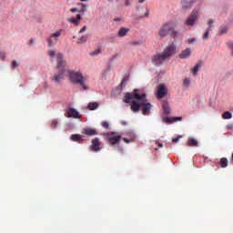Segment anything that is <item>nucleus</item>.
<instances>
[{
	"instance_id": "obj_1",
	"label": "nucleus",
	"mask_w": 233,
	"mask_h": 233,
	"mask_svg": "<svg viewBox=\"0 0 233 233\" xmlns=\"http://www.w3.org/2000/svg\"><path fill=\"white\" fill-rule=\"evenodd\" d=\"M131 99H135L131 101L130 104L132 112H139L142 108V114L144 116H148V114H150L152 104L147 103V94H140L139 89H134L132 93H125L124 103L128 104Z\"/></svg>"
},
{
	"instance_id": "obj_2",
	"label": "nucleus",
	"mask_w": 233,
	"mask_h": 233,
	"mask_svg": "<svg viewBox=\"0 0 233 233\" xmlns=\"http://www.w3.org/2000/svg\"><path fill=\"white\" fill-rule=\"evenodd\" d=\"M176 54V46H167L162 53H157L152 56L153 65H163L165 61H168L172 56Z\"/></svg>"
},
{
	"instance_id": "obj_3",
	"label": "nucleus",
	"mask_w": 233,
	"mask_h": 233,
	"mask_svg": "<svg viewBox=\"0 0 233 233\" xmlns=\"http://www.w3.org/2000/svg\"><path fill=\"white\" fill-rule=\"evenodd\" d=\"M56 68L59 70V72L54 75L51 79L52 81H55V83H61V80L65 79V72H66V60H65L63 54H56Z\"/></svg>"
},
{
	"instance_id": "obj_4",
	"label": "nucleus",
	"mask_w": 233,
	"mask_h": 233,
	"mask_svg": "<svg viewBox=\"0 0 233 233\" xmlns=\"http://www.w3.org/2000/svg\"><path fill=\"white\" fill-rule=\"evenodd\" d=\"M174 28H176V22L174 20L163 24L158 30L159 37H167L168 34H171V37H177L179 33H177Z\"/></svg>"
},
{
	"instance_id": "obj_5",
	"label": "nucleus",
	"mask_w": 233,
	"mask_h": 233,
	"mask_svg": "<svg viewBox=\"0 0 233 233\" xmlns=\"http://www.w3.org/2000/svg\"><path fill=\"white\" fill-rule=\"evenodd\" d=\"M67 74L71 83L74 85H80L83 90H88V86L85 84V76H83V73L79 71L67 70Z\"/></svg>"
},
{
	"instance_id": "obj_6",
	"label": "nucleus",
	"mask_w": 233,
	"mask_h": 233,
	"mask_svg": "<svg viewBox=\"0 0 233 233\" xmlns=\"http://www.w3.org/2000/svg\"><path fill=\"white\" fill-rule=\"evenodd\" d=\"M199 20V9H193L190 15L187 16L184 25L187 26H194Z\"/></svg>"
},
{
	"instance_id": "obj_7",
	"label": "nucleus",
	"mask_w": 233,
	"mask_h": 233,
	"mask_svg": "<svg viewBox=\"0 0 233 233\" xmlns=\"http://www.w3.org/2000/svg\"><path fill=\"white\" fill-rule=\"evenodd\" d=\"M106 139L112 147L115 145H119L121 143V135H116V132H109L106 134Z\"/></svg>"
},
{
	"instance_id": "obj_8",
	"label": "nucleus",
	"mask_w": 233,
	"mask_h": 233,
	"mask_svg": "<svg viewBox=\"0 0 233 233\" xmlns=\"http://www.w3.org/2000/svg\"><path fill=\"white\" fill-rule=\"evenodd\" d=\"M66 117H74V119H80L81 115H79V112L76 110L74 107H67L66 110Z\"/></svg>"
},
{
	"instance_id": "obj_9",
	"label": "nucleus",
	"mask_w": 233,
	"mask_h": 233,
	"mask_svg": "<svg viewBox=\"0 0 233 233\" xmlns=\"http://www.w3.org/2000/svg\"><path fill=\"white\" fill-rule=\"evenodd\" d=\"M61 34H63V29H59L58 31L52 33L50 37L47 38L48 46H54V41L52 38H55V41H58L59 37H61Z\"/></svg>"
},
{
	"instance_id": "obj_10",
	"label": "nucleus",
	"mask_w": 233,
	"mask_h": 233,
	"mask_svg": "<svg viewBox=\"0 0 233 233\" xmlns=\"http://www.w3.org/2000/svg\"><path fill=\"white\" fill-rule=\"evenodd\" d=\"M90 150H92V152H99L101 150V141H99L98 137L92 140Z\"/></svg>"
},
{
	"instance_id": "obj_11",
	"label": "nucleus",
	"mask_w": 233,
	"mask_h": 233,
	"mask_svg": "<svg viewBox=\"0 0 233 233\" xmlns=\"http://www.w3.org/2000/svg\"><path fill=\"white\" fill-rule=\"evenodd\" d=\"M167 87L165 86V85H159L157 87V97L158 99H163V97H165V96H167Z\"/></svg>"
},
{
	"instance_id": "obj_12",
	"label": "nucleus",
	"mask_w": 233,
	"mask_h": 233,
	"mask_svg": "<svg viewBox=\"0 0 233 233\" xmlns=\"http://www.w3.org/2000/svg\"><path fill=\"white\" fill-rule=\"evenodd\" d=\"M194 3H196V0H183L181 2V6L184 10H188V8H192Z\"/></svg>"
},
{
	"instance_id": "obj_13",
	"label": "nucleus",
	"mask_w": 233,
	"mask_h": 233,
	"mask_svg": "<svg viewBox=\"0 0 233 233\" xmlns=\"http://www.w3.org/2000/svg\"><path fill=\"white\" fill-rule=\"evenodd\" d=\"M82 134L86 136H97V130L90 127H86L82 130Z\"/></svg>"
},
{
	"instance_id": "obj_14",
	"label": "nucleus",
	"mask_w": 233,
	"mask_h": 233,
	"mask_svg": "<svg viewBox=\"0 0 233 233\" xmlns=\"http://www.w3.org/2000/svg\"><path fill=\"white\" fill-rule=\"evenodd\" d=\"M190 54H192L190 48H186L179 54L178 57L180 59H187V57H190Z\"/></svg>"
},
{
	"instance_id": "obj_15",
	"label": "nucleus",
	"mask_w": 233,
	"mask_h": 233,
	"mask_svg": "<svg viewBox=\"0 0 233 233\" xmlns=\"http://www.w3.org/2000/svg\"><path fill=\"white\" fill-rule=\"evenodd\" d=\"M71 141H75L76 143H83V141H85V139H83V137H81V135H71L70 137Z\"/></svg>"
},
{
	"instance_id": "obj_16",
	"label": "nucleus",
	"mask_w": 233,
	"mask_h": 233,
	"mask_svg": "<svg viewBox=\"0 0 233 233\" xmlns=\"http://www.w3.org/2000/svg\"><path fill=\"white\" fill-rule=\"evenodd\" d=\"M80 21H81V15H77L76 17L68 19V23H71V25H76V26L79 25Z\"/></svg>"
},
{
	"instance_id": "obj_17",
	"label": "nucleus",
	"mask_w": 233,
	"mask_h": 233,
	"mask_svg": "<svg viewBox=\"0 0 233 233\" xmlns=\"http://www.w3.org/2000/svg\"><path fill=\"white\" fill-rule=\"evenodd\" d=\"M177 121H183L181 116L166 117V123H176Z\"/></svg>"
},
{
	"instance_id": "obj_18",
	"label": "nucleus",
	"mask_w": 233,
	"mask_h": 233,
	"mask_svg": "<svg viewBox=\"0 0 233 233\" xmlns=\"http://www.w3.org/2000/svg\"><path fill=\"white\" fill-rule=\"evenodd\" d=\"M130 32V29L127 28V27H121L118 31V37H125V35H127V33Z\"/></svg>"
},
{
	"instance_id": "obj_19",
	"label": "nucleus",
	"mask_w": 233,
	"mask_h": 233,
	"mask_svg": "<svg viewBox=\"0 0 233 233\" xmlns=\"http://www.w3.org/2000/svg\"><path fill=\"white\" fill-rule=\"evenodd\" d=\"M198 143L194 137H189L187 139V147H198Z\"/></svg>"
},
{
	"instance_id": "obj_20",
	"label": "nucleus",
	"mask_w": 233,
	"mask_h": 233,
	"mask_svg": "<svg viewBox=\"0 0 233 233\" xmlns=\"http://www.w3.org/2000/svg\"><path fill=\"white\" fill-rule=\"evenodd\" d=\"M221 168H227L228 167V159L227 157H222L219 161Z\"/></svg>"
},
{
	"instance_id": "obj_21",
	"label": "nucleus",
	"mask_w": 233,
	"mask_h": 233,
	"mask_svg": "<svg viewBox=\"0 0 233 233\" xmlns=\"http://www.w3.org/2000/svg\"><path fill=\"white\" fill-rule=\"evenodd\" d=\"M203 63H198L195 67L192 69V73L194 76H198V72H199V70H201V66H202Z\"/></svg>"
},
{
	"instance_id": "obj_22",
	"label": "nucleus",
	"mask_w": 233,
	"mask_h": 233,
	"mask_svg": "<svg viewBox=\"0 0 233 233\" xmlns=\"http://www.w3.org/2000/svg\"><path fill=\"white\" fill-rule=\"evenodd\" d=\"M99 107V104L97 102H91L88 104L87 108L90 110H96Z\"/></svg>"
},
{
	"instance_id": "obj_23",
	"label": "nucleus",
	"mask_w": 233,
	"mask_h": 233,
	"mask_svg": "<svg viewBox=\"0 0 233 233\" xmlns=\"http://www.w3.org/2000/svg\"><path fill=\"white\" fill-rule=\"evenodd\" d=\"M162 108H163L165 114H170V106H168L167 102L163 103Z\"/></svg>"
},
{
	"instance_id": "obj_24",
	"label": "nucleus",
	"mask_w": 233,
	"mask_h": 233,
	"mask_svg": "<svg viewBox=\"0 0 233 233\" xmlns=\"http://www.w3.org/2000/svg\"><path fill=\"white\" fill-rule=\"evenodd\" d=\"M223 119H232V113L226 111L222 115Z\"/></svg>"
},
{
	"instance_id": "obj_25",
	"label": "nucleus",
	"mask_w": 233,
	"mask_h": 233,
	"mask_svg": "<svg viewBox=\"0 0 233 233\" xmlns=\"http://www.w3.org/2000/svg\"><path fill=\"white\" fill-rule=\"evenodd\" d=\"M87 39H88V36H86V35L82 36V37H80V38L78 39L77 44H78V45H81V44H83V43H86V40H87Z\"/></svg>"
},
{
	"instance_id": "obj_26",
	"label": "nucleus",
	"mask_w": 233,
	"mask_h": 233,
	"mask_svg": "<svg viewBox=\"0 0 233 233\" xmlns=\"http://www.w3.org/2000/svg\"><path fill=\"white\" fill-rule=\"evenodd\" d=\"M183 86L188 88L190 86V78H185L183 81Z\"/></svg>"
},
{
	"instance_id": "obj_27",
	"label": "nucleus",
	"mask_w": 233,
	"mask_h": 233,
	"mask_svg": "<svg viewBox=\"0 0 233 233\" xmlns=\"http://www.w3.org/2000/svg\"><path fill=\"white\" fill-rule=\"evenodd\" d=\"M78 6H81V8L78 10V12H80V13L86 12V5L85 4L79 3Z\"/></svg>"
},
{
	"instance_id": "obj_28",
	"label": "nucleus",
	"mask_w": 233,
	"mask_h": 233,
	"mask_svg": "<svg viewBox=\"0 0 233 233\" xmlns=\"http://www.w3.org/2000/svg\"><path fill=\"white\" fill-rule=\"evenodd\" d=\"M101 54V49H96L95 51H92L89 53V56H99Z\"/></svg>"
},
{
	"instance_id": "obj_29",
	"label": "nucleus",
	"mask_w": 233,
	"mask_h": 233,
	"mask_svg": "<svg viewBox=\"0 0 233 233\" xmlns=\"http://www.w3.org/2000/svg\"><path fill=\"white\" fill-rule=\"evenodd\" d=\"M101 127H103V128H106V130H110V124H108V122L106 121L102 122Z\"/></svg>"
},
{
	"instance_id": "obj_30",
	"label": "nucleus",
	"mask_w": 233,
	"mask_h": 233,
	"mask_svg": "<svg viewBox=\"0 0 233 233\" xmlns=\"http://www.w3.org/2000/svg\"><path fill=\"white\" fill-rule=\"evenodd\" d=\"M209 32H210V28H208V30L204 33V35H203V39L204 40H207V39H208V34H209Z\"/></svg>"
},
{
	"instance_id": "obj_31",
	"label": "nucleus",
	"mask_w": 233,
	"mask_h": 233,
	"mask_svg": "<svg viewBox=\"0 0 233 233\" xmlns=\"http://www.w3.org/2000/svg\"><path fill=\"white\" fill-rule=\"evenodd\" d=\"M228 28L227 26H223L220 28V34H227Z\"/></svg>"
},
{
	"instance_id": "obj_32",
	"label": "nucleus",
	"mask_w": 233,
	"mask_h": 233,
	"mask_svg": "<svg viewBox=\"0 0 233 233\" xmlns=\"http://www.w3.org/2000/svg\"><path fill=\"white\" fill-rule=\"evenodd\" d=\"M123 141H125V143H127V144H128V143H132V142L134 141V138H129V139H128V138H127V137H124V138H123Z\"/></svg>"
},
{
	"instance_id": "obj_33",
	"label": "nucleus",
	"mask_w": 233,
	"mask_h": 233,
	"mask_svg": "<svg viewBox=\"0 0 233 233\" xmlns=\"http://www.w3.org/2000/svg\"><path fill=\"white\" fill-rule=\"evenodd\" d=\"M214 24V20L213 19H209L208 22V28L211 29L212 28V25Z\"/></svg>"
},
{
	"instance_id": "obj_34",
	"label": "nucleus",
	"mask_w": 233,
	"mask_h": 233,
	"mask_svg": "<svg viewBox=\"0 0 233 233\" xmlns=\"http://www.w3.org/2000/svg\"><path fill=\"white\" fill-rule=\"evenodd\" d=\"M182 137H183L182 136H178L177 137L173 138L172 141L174 143H177L179 141V139H181Z\"/></svg>"
},
{
	"instance_id": "obj_35",
	"label": "nucleus",
	"mask_w": 233,
	"mask_h": 233,
	"mask_svg": "<svg viewBox=\"0 0 233 233\" xmlns=\"http://www.w3.org/2000/svg\"><path fill=\"white\" fill-rule=\"evenodd\" d=\"M187 43H188V45H190L192 43H196V38H189L187 40Z\"/></svg>"
},
{
	"instance_id": "obj_36",
	"label": "nucleus",
	"mask_w": 233,
	"mask_h": 233,
	"mask_svg": "<svg viewBox=\"0 0 233 233\" xmlns=\"http://www.w3.org/2000/svg\"><path fill=\"white\" fill-rule=\"evenodd\" d=\"M48 56L49 57H54V56H56V51H48Z\"/></svg>"
},
{
	"instance_id": "obj_37",
	"label": "nucleus",
	"mask_w": 233,
	"mask_h": 233,
	"mask_svg": "<svg viewBox=\"0 0 233 233\" xmlns=\"http://www.w3.org/2000/svg\"><path fill=\"white\" fill-rule=\"evenodd\" d=\"M0 57H1L2 60H5V58L6 57V53L1 52L0 53Z\"/></svg>"
},
{
	"instance_id": "obj_38",
	"label": "nucleus",
	"mask_w": 233,
	"mask_h": 233,
	"mask_svg": "<svg viewBox=\"0 0 233 233\" xmlns=\"http://www.w3.org/2000/svg\"><path fill=\"white\" fill-rule=\"evenodd\" d=\"M51 127H53L54 128H56L57 127V120H53Z\"/></svg>"
},
{
	"instance_id": "obj_39",
	"label": "nucleus",
	"mask_w": 233,
	"mask_h": 233,
	"mask_svg": "<svg viewBox=\"0 0 233 233\" xmlns=\"http://www.w3.org/2000/svg\"><path fill=\"white\" fill-rule=\"evenodd\" d=\"M86 31V25H84L83 28L80 29L79 34H83V32Z\"/></svg>"
},
{
	"instance_id": "obj_40",
	"label": "nucleus",
	"mask_w": 233,
	"mask_h": 233,
	"mask_svg": "<svg viewBox=\"0 0 233 233\" xmlns=\"http://www.w3.org/2000/svg\"><path fill=\"white\" fill-rule=\"evenodd\" d=\"M15 66H17V61L14 60L12 62V68H15Z\"/></svg>"
},
{
	"instance_id": "obj_41",
	"label": "nucleus",
	"mask_w": 233,
	"mask_h": 233,
	"mask_svg": "<svg viewBox=\"0 0 233 233\" xmlns=\"http://www.w3.org/2000/svg\"><path fill=\"white\" fill-rule=\"evenodd\" d=\"M125 5H126V6H130V0H126Z\"/></svg>"
},
{
	"instance_id": "obj_42",
	"label": "nucleus",
	"mask_w": 233,
	"mask_h": 233,
	"mask_svg": "<svg viewBox=\"0 0 233 233\" xmlns=\"http://www.w3.org/2000/svg\"><path fill=\"white\" fill-rule=\"evenodd\" d=\"M70 12H72L74 14V13L77 12V8H71Z\"/></svg>"
},
{
	"instance_id": "obj_43",
	"label": "nucleus",
	"mask_w": 233,
	"mask_h": 233,
	"mask_svg": "<svg viewBox=\"0 0 233 233\" xmlns=\"http://www.w3.org/2000/svg\"><path fill=\"white\" fill-rule=\"evenodd\" d=\"M148 14H150V11L148 9L146 10L145 17H148Z\"/></svg>"
},
{
	"instance_id": "obj_44",
	"label": "nucleus",
	"mask_w": 233,
	"mask_h": 233,
	"mask_svg": "<svg viewBox=\"0 0 233 233\" xmlns=\"http://www.w3.org/2000/svg\"><path fill=\"white\" fill-rule=\"evenodd\" d=\"M227 128H228V130H230V129L233 128V126H232V125H228V126H227Z\"/></svg>"
},
{
	"instance_id": "obj_45",
	"label": "nucleus",
	"mask_w": 233,
	"mask_h": 233,
	"mask_svg": "<svg viewBox=\"0 0 233 233\" xmlns=\"http://www.w3.org/2000/svg\"><path fill=\"white\" fill-rule=\"evenodd\" d=\"M120 85H121V86H125V85H126V84H125V79L122 80V82H121Z\"/></svg>"
},
{
	"instance_id": "obj_46",
	"label": "nucleus",
	"mask_w": 233,
	"mask_h": 233,
	"mask_svg": "<svg viewBox=\"0 0 233 233\" xmlns=\"http://www.w3.org/2000/svg\"><path fill=\"white\" fill-rule=\"evenodd\" d=\"M114 21H121V18H115Z\"/></svg>"
},
{
	"instance_id": "obj_47",
	"label": "nucleus",
	"mask_w": 233,
	"mask_h": 233,
	"mask_svg": "<svg viewBox=\"0 0 233 233\" xmlns=\"http://www.w3.org/2000/svg\"><path fill=\"white\" fill-rule=\"evenodd\" d=\"M133 45H140L139 42H133Z\"/></svg>"
},
{
	"instance_id": "obj_48",
	"label": "nucleus",
	"mask_w": 233,
	"mask_h": 233,
	"mask_svg": "<svg viewBox=\"0 0 233 233\" xmlns=\"http://www.w3.org/2000/svg\"><path fill=\"white\" fill-rule=\"evenodd\" d=\"M138 3H145V0H138Z\"/></svg>"
},
{
	"instance_id": "obj_49",
	"label": "nucleus",
	"mask_w": 233,
	"mask_h": 233,
	"mask_svg": "<svg viewBox=\"0 0 233 233\" xmlns=\"http://www.w3.org/2000/svg\"><path fill=\"white\" fill-rule=\"evenodd\" d=\"M122 125H127V122H122Z\"/></svg>"
},
{
	"instance_id": "obj_50",
	"label": "nucleus",
	"mask_w": 233,
	"mask_h": 233,
	"mask_svg": "<svg viewBox=\"0 0 233 233\" xmlns=\"http://www.w3.org/2000/svg\"><path fill=\"white\" fill-rule=\"evenodd\" d=\"M158 147H163V144H158Z\"/></svg>"
},
{
	"instance_id": "obj_51",
	"label": "nucleus",
	"mask_w": 233,
	"mask_h": 233,
	"mask_svg": "<svg viewBox=\"0 0 233 233\" xmlns=\"http://www.w3.org/2000/svg\"><path fill=\"white\" fill-rule=\"evenodd\" d=\"M81 2L88 1V0H80Z\"/></svg>"
}]
</instances>
